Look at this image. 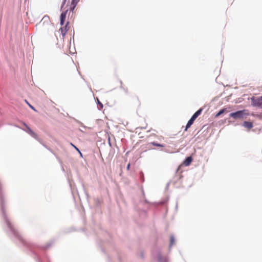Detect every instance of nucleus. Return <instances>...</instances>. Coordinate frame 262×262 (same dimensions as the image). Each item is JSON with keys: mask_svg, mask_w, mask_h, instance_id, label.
Masks as SVG:
<instances>
[{"mask_svg": "<svg viewBox=\"0 0 262 262\" xmlns=\"http://www.w3.org/2000/svg\"><path fill=\"white\" fill-rule=\"evenodd\" d=\"M252 102L255 106H260L262 105V96L257 98H252Z\"/></svg>", "mask_w": 262, "mask_h": 262, "instance_id": "nucleus-4", "label": "nucleus"}, {"mask_svg": "<svg viewBox=\"0 0 262 262\" xmlns=\"http://www.w3.org/2000/svg\"><path fill=\"white\" fill-rule=\"evenodd\" d=\"M174 237L171 236L170 237V245H172L174 243Z\"/></svg>", "mask_w": 262, "mask_h": 262, "instance_id": "nucleus-15", "label": "nucleus"}, {"mask_svg": "<svg viewBox=\"0 0 262 262\" xmlns=\"http://www.w3.org/2000/svg\"><path fill=\"white\" fill-rule=\"evenodd\" d=\"M71 145L73 147H74V148H75L76 149V150L77 151H78L81 155V153L80 152V150H79V149L76 147L74 144H73L72 143H70Z\"/></svg>", "mask_w": 262, "mask_h": 262, "instance_id": "nucleus-14", "label": "nucleus"}, {"mask_svg": "<svg viewBox=\"0 0 262 262\" xmlns=\"http://www.w3.org/2000/svg\"><path fill=\"white\" fill-rule=\"evenodd\" d=\"M130 166V163H128V165H127V169L128 170H129Z\"/></svg>", "mask_w": 262, "mask_h": 262, "instance_id": "nucleus-17", "label": "nucleus"}, {"mask_svg": "<svg viewBox=\"0 0 262 262\" xmlns=\"http://www.w3.org/2000/svg\"><path fill=\"white\" fill-rule=\"evenodd\" d=\"M66 0H64V1H63V4H62V7L63 6V5L65 4V3H66Z\"/></svg>", "mask_w": 262, "mask_h": 262, "instance_id": "nucleus-18", "label": "nucleus"}, {"mask_svg": "<svg viewBox=\"0 0 262 262\" xmlns=\"http://www.w3.org/2000/svg\"><path fill=\"white\" fill-rule=\"evenodd\" d=\"M69 12H70V8H68L64 12H63L62 13H61V14L60 15V25L61 26L63 25L65 20H66V18L67 17V16H68V17L70 16V15H69Z\"/></svg>", "mask_w": 262, "mask_h": 262, "instance_id": "nucleus-2", "label": "nucleus"}, {"mask_svg": "<svg viewBox=\"0 0 262 262\" xmlns=\"http://www.w3.org/2000/svg\"><path fill=\"white\" fill-rule=\"evenodd\" d=\"M68 25H69V22H67L66 23V25H65L64 27H61L60 28V30L61 31V34H62V38L63 39L67 31L69 30V27H68Z\"/></svg>", "mask_w": 262, "mask_h": 262, "instance_id": "nucleus-6", "label": "nucleus"}, {"mask_svg": "<svg viewBox=\"0 0 262 262\" xmlns=\"http://www.w3.org/2000/svg\"><path fill=\"white\" fill-rule=\"evenodd\" d=\"M151 144L154 145V146H158V147H165V145H163V144H158L156 142H152Z\"/></svg>", "mask_w": 262, "mask_h": 262, "instance_id": "nucleus-11", "label": "nucleus"}, {"mask_svg": "<svg viewBox=\"0 0 262 262\" xmlns=\"http://www.w3.org/2000/svg\"><path fill=\"white\" fill-rule=\"evenodd\" d=\"M24 125L27 128V132L29 135H30L32 137H33L34 138H35L36 139H37V138H38L37 135L35 132H34L26 124L24 123Z\"/></svg>", "mask_w": 262, "mask_h": 262, "instance_id": "nucleus-5", "label": "nucleus"}, {"mask_svg": "<svg viewBox=\"0 0 262 262\" xmlns=\"http://www.w3.org/2000/svg\"><path fill=\"white\" fill-rule=\"evenodd\" d=\"M192 161V158L191 157H188L186 158V159L183 162V164L185 166H189L191 162Z\"/></svg>", "mask_w": 262, "mask_h": 262, "instance_id": "nucleus-7", "label": "nucleus"}, {"mask_svg": "<svg viewBox=\"0 0 262 262\" xmlns=\"http://www.w3.org/2000/svg\"><path fill=\"white\" fill-rule=\"evenodd\" d=\"M195 119H194L193 117H191L190 119L188 121L185 130L186 131L190 126L193 123Z\"/></svg>", "mask_w": 262, "mask_h": 262, "instance_id": "nucleus-8", "label": "nucleus"}, {"mask_svg": "<svg viewBox=\"0 0 262 262\" xmlns=\"http://www.w3.org/2000/svg\"><path fill=\"white\" fill-rule=\"evenodd\" d=\"M225 111V109H222V110H220L219 111V112L216 115V117H218V116H220L221 114L224 113Z\"/></svg>", "mask_w": 262, "mask_h": 262, "instance_id": "nucleus-12", "label": "nucleus"}, {"mask_svg": "<svg viewBox=\"0 0 262 262\" xmlns=\"http://www.w3.org/2000/svg\"><path fill=\"white\" fill-rule=\"evenodd\" d=\"M97 101H98V105H99V108L100 110L102 109V108H103V104H102V103H101V102L99 101V100H98V99H97Z\"/></svg>", "mask_w": 262, "mask_h": 262, "instance_id": "nucleus-13", "label": "nucleus"}, {"mask_svg": "<svg viewBox=\"0 0 262 262\" xmlns=\"http://www.w3.org/2000/svg\"><path fill=\"white\" fill-rule=\"evenodd\" d=\"M244 126L245 127L250 129L253 127V124L251 122L245 121L243 124Z\"/></svg>", "mask_w": 262, "mask_h": 262, "instance_id": "nucleus-9", "label": "nucleus"}, {"mask_svg": "<svg viewBox=\"0 0 262 262\" xmlns=\"http://www.w3.org/2000/svg\"><path fill=\"white\" fill-rule=\"evenodd\" d=\"M202 110V108L199 109L193 115L192 117H193L194 119H196V118L201 114Z\"/></svg>", "mask_w": 262, "mask_h": 262, "instance_id": "nucleus-10", "label": "nucleus"}, {"mask_svg": "<svg viewBox=\"0 0 262 262\" xmlns=\"http://www.w3.org/2000/svg\"><path fill=\"white\" fill-rule=\"evenodd\" d=\"M245 110L238 111L234 113H232L230 114V116L234 119L243 118L244 115H246Z\"/></svg>", "mask_w": 262, "mask_h": 262, "instance_id": "nucleus-1", "label": "nucleus"}, {"mask_svg": "<svg viewBox=\"0 0 262 262\" xmlns=\"http://www.w3.org/2000/svg\"><path fill=\"white\" fill-rule=\"evenodd\" d=\"M79 2V0H72L71 5L69 6L70 8V12L69 15H70V14L72 13V15H73V11L76 7L77 4ZM71 17H72V15H71Z\"/></svg>", "mask_w": 262, "mask_h": 262, "instance_id": "nucleus-3", "label": "nucleus"}, {"mask_svg": "<svg viewBox=\"0 0 262 262\" xmlns=\"http://www.w3.org/2000/svg\"><path fill=\"white\" fill-rule=\"evenodd\" d=\"M27 103L28 104V105H29V106L34 111H36L35 109L34 108V107L32 106L31 104H30L29 103L27 102Z\"/></svg>", "mask_w": 262, "mask_h": 262, "instance_id": "nucleus-16", "label": "nucleus"}]
</instances>
